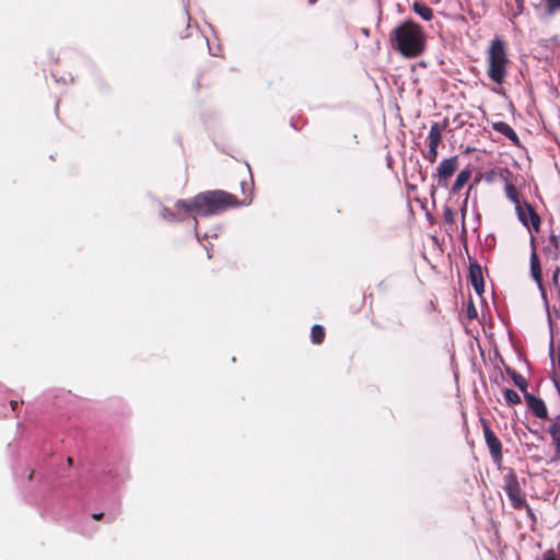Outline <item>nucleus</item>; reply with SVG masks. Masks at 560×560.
Masks as SVG:
<instances>
[{
	"label": "nucleus",
	"instance_id": "f257e3e1",
	"mask_svg": "<svg viewBox=\"0 0 560 560\" xmlns=\"http://www.w3.org/2000/svg\"><path fill=\"white\" fill-rule=\"evenodd\" d=\"M388 40L392 49L407 59L418 58L427 49L423 27L410 20L395 26Z\"/></svg>",
	"mask_w": 560,
	"mask_h": 560
},
{
	"label": "nucleus",
	"instance_id": "f03ea898",
	"mask_svg": "<svg viewBox=\"0 0 560 560\" xmlns=\"http://www.w3.org/2000/svg\"><path fill=\"white\" fill-rule=\"evenodd\" d=\"M242 190H248L242 200H238L234 195L224 190H208L195 196L196 214L201 217L217 215L229 208H236L240 206H247L252 202V188L250 184L246 182L241 183Z\"/></svg>",
	"mask_w": 560,
	"mask_h": 560
},
{
	"label": "nucleus",
	"instance_id": "7ed1b4c3",
	"mask_svg": "<svg viewBox=\"0 0 560 560\" xmlns=\"http://www.w3.org/2000/svg\"><path fill=\"white\" fill-rule=\"evenodd\" d=\"M487 61L488 78L497 84H502L508 77L510 63L506 43L502 38L495 37L491 40L487 50Z\"/></svg>",
	"mask_w": 560,
	"mask_h": 560
},
{
	"label": "nucleus",
	"instance_id": "20e7f679",
	"mask_svg": "<svg viewBox=\"0 0 560 560\" xmlns=\"http://www.w3.org/2000/svg\"><path fill=\"white\" fill-rule=\"evenodd\" d=\"M504 491L515 510H522L526 505V498L521 488L516 472L510 468L504 475Z\"/></svg>",
	"mask_w": 560,
	"mask_h": 560
},
{
	"label": "nucleus",
	"instance_id": "39448f33",
	"mask_svg": "<svg viewBox=\"0 0 560 560\" xmlns=\"http://www.w3.org/2000/svg\"><path fill=\"white\" fill-rule=\"evenodd\" d=\"M482 432L486 444L489 448L490 455L494 463L501 464L502 462V443L495 433L492 431L490 423L486 419H481Z\"/></svg>",
	"mask_w": 560,
	"mask_h": 560
},
{
	"label": "nucleus",
	"instance_id": "423d86ee",
	"mask_svg": "<svg viewBox=\"0 0 560 560\" xmlns=\"http://www.w3.org/2000/svg\"><path fill=\"white\" fill-rule=\"evenodd\" d=\"M458 168L457 156H452L441 161L436 168V186L442 188L448 187V180Z\"/></svg>",
	"mask_w": 560,
	"mask_h": 560
},
{
	"label": "nucleus",
	"instance_id": "0eeeda50",
	"mask_svg": "<svg viewBox=\"0 0 560 560\" xmlns=\"http://www.w3.org/2000/svg\"><path fill=\"white\" fill-rule=\"evenodd\" d=\"M503 172L506 174V176L510 175V172L508 170H504ZM504 180H505L504 190H505V195H506L508 199L511 200L515 205V209H516L517 217H518L520 221L525 226H528L529 223H528V220H526L525 210L521 206L520 195H518L516 186L512 182H510L508 179V177H504Z\"/></svg>",
	"mask_w": 560,
	"mask_h": 560
},
{
	"label": "nucleus",
	"instance_id": "6e6552de",
	"mask_svg": "<svg viewBox=\"0 0 560 560\" xmlns=\"http://www.w3.org/2000/svg\"><path fill=\"white\" fill-rule=\"evenodd\" d=\"M525 401L529 408V410L540 419H546L548 417V410L546 404L542 399L534 396L530 393L524 394Z\"/></svg>",
	"mask_w": 560,
	"mask_h": 560
},
{
	"label": "nucleus",
	"instance_id": "1a4fd4ad",
	"mask_svg": "<svg viewBox=\"0 0 560 560\" xmlns=\"http://www.w3.org/2000/svg\"><path fill=\"white\" fill-rule=\"evenodd\" d=\"M469 279L475 291L478 294H481L485 289V281L481 266L477 261H472L469 265Z\"/></svg>",
	"mask_w": 560,
	"mask_h": 560
},
{
	"label": "nucleus",
	"instance_id": "9d476101",
	"mask_svg": "<svg viewBox=\"0 0 560 560\" xmlns=\"http://www.w3.org/2000/svg\"><path fill=\"white\" fill-rule=\"evenodd\" d=\"M547 432L550 434L555 448L553 460L560 459V416L557 417L548 427Z\"/></svg>",
	"mask_w": 560,
	"mask_h": 560
},
{
	"label": "nucleus",
	"instance_id": "9b49d317",
	"mask_svg": "<svg viewBox=\"0 0 560 560\" xmlns=\"http://www.w3.org/2000/svg\"><path fill=\"white\" fill-rule=\"evenodd\" d=\"M447 125V120H444L443 126H440L438 122H434L431 126L427 138L429 148L438 149L439 144L442 141V131L446 129Z\"/></svg>",
	"mask_w": 560,
	"mask_h": 560
},
{
	"label": "nucleus",
	"instance_id": "f8f14e48",
	"mask_svg": "<svg viewBox=\"0 0 560 560\" xmlns=\"http://www.w3.org/2000/svg\"><path fill=\"white\" fill-rule=\"evenodd\" d=\"M492 129L503 136H505L509 140L512 141L514 145H520V138L514 129L504 121H494L492 122Z\"/></svg>",
	"mask_w": 560,
	"mask_h": 560
},
{
	"label": "nucleus",
	"instance_id": "ddd939ff",
	"mask_svg": "<svg viewBox=\"0 0 560 560\" xmlns=\"http://www.w3.org/2000/svg\"><path fill=\"white\" fill-rule=\"evenodd\" d=\"M189 14L187 11H183L180 13V16H179V21L178 23H176L174 25V32L176 33V35H178L179 37H187L188 36V28H189Z\"/></svg>",
	"mask_w": 560,
	"mask_h": 560
},
{
	"label": "nucleus",
	"instance_id": "4468645a",
	"mask_svg": "<svg viewBox=\"0 0 560 560\" xmlns=\"http://www.w3.org/2000/svg\"><path fill=\"white\" fill-rule=\"evenodd\" d=\"M530 273L534 280L541 285L542 281V273H541V267L540 261L538 259V256L535 250H533L530 255Z\"/></svg>",
	"mask_w": 560,
	"mask_h": 560
},
{
	"label": "nucleus",
	"instance_id": "2eb2a0df",
	"mask_svg": "<svg viewBox=\"0 0 560 560\" xmlns=\"http://www.w3.org/2000/svg\"><path fill=\"white\" fill-rule=\"evenodd\" d=\"M471 176V172L469 170H463L456 177L454 184L451 187L452 194H458L462 188L467 184Z\"/></svg>",
	"mask_w": 560,
	"mask_h": 560
},
{
	"label": "nucleus",
	"instance_id": "dca6fc26",
	"mask_svg": "<svg viewBox=\"0 0 560 560\" xmlns=\"http://www.w3.org/2000/svg\"><path fill=\"white\" fill-rule=\"evenodd\" d=\"M505 372L513 380V383L515 384V386L520 388L521 392H523L524 394L527 393L528 384L523 375H521L510 366L505 368Z\"/></svg>",
	"mask_w": 560,
	"mask_h": 560
},
{
	"label": "nucleus",
	"instance_id": "f3484780",
	"mask_svg": "<svg viewBox=\"0 0 560 560\" xmlns=\"http://www.w3.org/2000/svg\"><path fill=\"white\" fill-rule=\"evenodd\" d=\"M412 9L425 21H431L433 19V10L424 2L415 1L412 4Z\"/></svg>",
	"mask_w": 560,
	"mask_h": 560
},
{
	"label": "nucleus",
	"instance_id": "a211bd4d",
	"mask_svg": "<svg viewBox=\"0 0 560 560\" xmlns=\"http://www.w3.org/2000/svg\"><path fill=\"white\" fill-rule=\"evenodd\" d=\"M525 208H526V211H525L526 220L529 219L533 229L535 231H538L539 226H540V218H539V215L537 214V212L535 211V209H534V207L532 205L525 202Z\"/></svg>",
	"mask_w": 560,
	"mask_h": 560
},
{
	"label": "nucleus",
	"instance_id": "6ab92c4d",
	"mask_svg": "<svg viewBox=\"0 0 560 560\" xmlns=\"http://www.w3.org/2000/svg\"><path fill=\"white\" fill-rule=\"evenodd\" d=\"M544 252L557 259L559 256V241L556 235H550L548 245L544 248Z\"/></svg>",
	"mask_w": 560,
	"mask_h": 560
},
{
	"label": "nucleus",
	"instance_id": "aec40b11",
	"mask_svg": "<svg viewBox=\"0 0 560 560\" xmlns=\"http://www.w3.org/2000/svg\"><path fill=\"white\" fill-rule=\"evenodd\" d=\"M325 329L320 325H314L311 329V339L315 345H320L325 339Z\"/></svg>",
	"mask_w": 560,
	"mask_h": 560
},
{
	"label": "nucleus",
	"instance_id": "412c9836",
	"mask_svg": "<svg viewBox=\"0 0 560 560\" xmlns=\"http://www.w3.org/2000/svg\"><path fill=\"white\" fill-rule=\"evenodd\" d=\"M195 197L191 200H177L176 208L185 212H192L196 214Z\"/></svg>",
	"mask_w": 560,
	"mask_h": 560
},
{
	"label": "nucleus",
	"instance_id": "4be33fe9",
	"mask_svg": "<svg viewBox=\"0 0 560 560\" xmlns=\"http://www.w3.org/2000/svg\"><path fill=\"white\" fill-rule=\"evenodd\" d=\"M503 396L505 398V400L509 402V404H512V405H517L521 402V397L520 395L513 390V389H510V388H505L503 390Z\"/></svg>",
	"mask_w": 560,
	"mask_h": 560
},
{
	"label": "nucleus",
	"instance_id": "5701e85b",
	"mask_svg": "<svg viewBox=\"0 0 560 560\" xmlns=\"http://www.w3.org/2000/svg\"><path fill=\"white\" fill-rule=\"evenodd\" d=\"M536 560H560V552L553 548L545 550Z\"/></svg>",
	"mask_w": 560,
	"mask_h": 560
},
{
	"label": "nucleus",
	"instance_id": "b1692460",
	"mask_svg": "<svg viewBox=\"0 0 560 560\" xmlns=\"http://www.w3.org/2000/svg\"><path fill=\"white\" fill-rule=\"evenodd\" d=\"M423 158L431 164L435 163L438 159V149L429 148V150L423 153Z\"/></svg>",
	"mask_w": 560,
	"mask_h": 560
},
{
	"label": "nucleus",
	"instance_id": "393cba45",
	"mask_svg": "<svg viewBox=\"0 0 560 560\" xmlns=\"http://www.w3.org/2000/svg\"><path fill=\"white\" fill-rule=\"evenodd\" d=\"M546 7L549 13L560 9V0H546Z\"/></svg>",
	"mask_w": 560,
	"mask_h": 560
},
{
	"label": "nucleus",
	"instance_id": "a878e982",
	"mask_svg": "<svg viewBox=\"0 0 560 560\" xmlns=\"http://www.w3.org/2000/svg\"><path fill=\"white\" fill-rule=\"evenodd\" d=\"M523 509L526 510V514L530 518V521L533 523H536V521H537L536 514L534 513L533 509L529 506V504L527 502H526V505L523 506Z\"/></svg>",
	"mask_w": 560,
	"mask_h": 560
},
{
	"label": "nucleus",
	"instance_id": "bb28decb",
	"mask_svg": "<svg viewBox=\"0 0 560 560\" xmlns=\"http://www.w3.org/2000/svg\"><path fill=\"white\" fill-rule=\"evenodd\" d=\"M559 277H560V268L557 267L552 275V281H553L555 285L558 287V293L560 295Z\"/></svg>",
	"mask_w": 560,
	"mask_h": 560
},
{
	"label": "nucleus",
	"instance_id": "cd10ccee",
	"mask_svg": "<svg viewBox=\"0 0 560 560\" xmlns=\"http://www.w3.org/2000/svg\"><path fill=\"white\" fill-rule=\"evenodd\" d=\"M476 316H477V311H476L475 306L472 305V303H470V305L468 307V317L474 318Z\"/></svg>",
	"mask_w": 560,
	"mask_h": 560
},
{
	"label": "nucleus",
	"instance_id": "c85d7f7f",
	"mask_svg": "<svg viewBox=\"0 0 560 560\" xmlns=\"http://www.w3.org/2000/svg\"><path fill=\"white\" fill-rule=\"evenodd\" d=\"M465 214H466V206L462 209V217H463L462 230H463V232H464V233L466 232V226H465Z\"/></svg>",
	"mask_w": 560,
	"mask_h": 560
},
{
	"label": "nucleus",
	"instance_id": "c756f323",
	"mask_svg": "<svg viewBox=\"0 0 560 560\" xmlns=\"http://www.w3.org/2000/svg\"><path fill=\"white\" fill-rule=\"evenodd\" d=\"M556 360H557V364L560 369V342L558 343V347H557Z\"/></svg>",
	"mask_w": 560,
	"mask_h": 560
},
{
	"label": "nucleus",
	"instance_id": "7c9ffc66",
	"mask_svg": "<svg viewBox=\"0 0 560 560\" xmlns=\"http://www.w3.org/2000/svg\"><path fill=\"white\" fill-rule=\"evenodd\" d=\"M103 517H104V513H102V512L92 514V518L95 521H101Z\"/></svg>",
	"mask_w": 560,
	"mask_h": 560
},
{
	"label": "nucleus",
	"instance_id": "2f4dec72",
	"mask_svg": "<svg viewBox=\"0 0 560 560\" xmlns=\"http://www.w3.org/2000/svg\"><path fill=\"white\" fill-rule=\"evenodd\" d=\"M10 406H11V409H12V410H16V409H18V406H19V401H16V400H11V401H10Z\"/></svg>",
	"mask_w": 560,
	"mask_h": 560
},
{
	"label": "nucleus",
	"instance_id": "473e14b6",
	"mask_svg": "<svg viewBox=\"0 0 560 560\" xmlns=\"http://www.w3.org/2000/svg\"><path fill=\"white\" fill-rule=\"evenodd\" d=\"M524 1H525V0H515V2H516V4H517L518 9H521V10L523 9Z\"/></svg>",
	"mask_w": 560,
	"mask_h": 560
},
{
	"label": "nucleus",
	"instance_id": "72a5a7b5",
	"mask_svg": "<svg viewBox=\"0 0 560 560\" xmlns=\"http://www.w3.org/2000/svg\"><path fill=\"white\" fill-rule=\"evenodd\" d=\"M33 477H34V470H32V471L30 472V475H28V480H32V479H33Z\"/></svg>",
	"mask_w": 560,
	"mask_h": 560
},
{
	"label": "nucleus",
	"instance_id": "f704fd0d",
	"mask_svg": "<svg viewBox=\"0 0 560 560\" xmlns=\"http://www.w3.org/2000/svg\"><path fill=\"white\" fill-rule=\"evenodd\" d=\"M316 2H317V0H308L310 4H315Z\"/></svg>",
	"mask_w": 560,
	"mask_h": 560
},
{
	"label": "nucleus",
	"instance_id": "c9c22d12",
	"mask_svg": "<svg viewBox=\"0 0 560 560\" xmlns=\"http://www.w3.org/2000/svg\"><path fill=\"white\" fill-rule=\"evenodd\" d=\"M72 463H73L72 458H71V457H69V458H68V464H69V465H72Z\"/></svg>",
	"mask_w": 560,
	"mask_h": 560
}]
</instances>
